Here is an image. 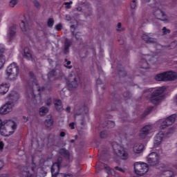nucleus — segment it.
Instances as JSON below:
<instances>
[{
    "mask_svg": "<svg viewBox=\"0 0 177 177\" xmlns=\"http://www.w3.org/2000/svg\"><path fill=\"white\" fill-rule=\"evenodd\" d=\"M17 129V124L12 120L2 121L0 119V132L2 136H10Z\"/></svg>",
    "mask_w": 177,
    "mask_h": 177,
    "instance_id": "nucleus-1",
    "label": "nucleus"
},
{
    "mask_svg": "<svg viewBox=\"0 0 177 177\" xmlns=\"http://www.w3.org/2000/svg\"><path fill=\"white\" fill-rule=\"evenodd\" d=\"M9 101L0 107V115H6L9 113H12L15 102L19 100V94L16 92H12L8 95Z\"/></svg>",
    "mask_w": 177,
    "mask_h": 177,
    "instance_id": "nucleus-2",
    "label": "nucleus"
},
{
    "mask_svg": "<svg viewBox=\"0 0 177 177\" xmlns=\"http://www.w3.org/2000/svg\"><path fill=\"white\" fill-rule=\"evenodd\" d=\"M30 81H32V87L28 86L27 88V95L28 97H34L35 99V97H37V94L35 93H37L39 97H41V91H50V88H48V87L39 88V86H38V82H37V80L34 79L33 77L30 79Z\"/></svg>",
    "mask_w": 177,
    "mask_h": 177,
    "instance_id": "nucleus-3",
    "label": "nucleus"
},
{
    "mask_svg": "<svg viewBox=\"0 0 177 177\" xmlns=\"http://www.w3.org/2000/svg\"><path fill=\"white\" fill-rule=\"evenodd\" d=\"M158 55H145L142 57L140 61L139 62V66L140 68H144L145 70H147L150 67L149 63L151 64H156V62H158Z\"/></svg>",
    "mask_w": 177,
    "mask_h": 177,
    "instance_id": "nucleus-4",
    "label": "nucleus"
},
{
    "mask_svg": "<svg viewBox=\"0 0 177 177\" xmlns=\"http://www.w3.org/2000/svg\"><path fill=\"white\" fill-rule=\"evenodd\" d=\"M19 68L16 62L10 64L6 70L7 77L10 81H16L19 77Z\"/></svg>",
    "mask_w": 177,
    "mask_h": 177,
    "instance_id": "nucleus-5",
    "label": "nucleus"
},
{
    "mask_svg": "<svg viewBox=\"0 0 177 177\" xmlns=\"http://www.w3.org/2000/svg\"><path fill=\"white\" fill-rule=\"evenodd\" d=\"M166 89L167 88H165V86H160L154 91H153L151 97H149V101L151 102V103L157 106V104H158V103H160V102L162 100V93L165 92Z\"/></svg>",
    "mask_w": 177,
    "mask_h": 177,
    "instance_id": "nucleus-6",
    "label": "nucleus"
},
{
    "mask_svg": "<svg viewBox=\"0 0 177 177\" xmlns=\"http://www.w3.org/2000/svg\"><path fill=\"white\" fill-rule=\"evenodd\" d=\"M177 78V73L176 72H165L162 73L157 74L155 76L156 81H175Z\"/></svg>",
    "mask_w": 177,
    "mask_h": 177,
    "instance_id": "nucleus-7",
    "label": "nucleus"
},
{
    "mask_svg": "<svg viewBox=\"0 0 177 177\" xmlns=\"http://www.w3.org/2000/svg\"><path fill=\"white\" fill-rule=\"evenodd\" d=\"M60 165H62V161L53 163L51 167L52 177H73L71 174L59 173L60 171Z\"/></svg>",
    "mask_w": 177,
    "mask_h": 177,
    "instance_id": "nucleus-8",
    "label": "nucleus"
},
{
    "mask_svg": "<svg viewBox=\"0 0 177 177\" xmlns=\"http://www.w3.org/2000/svg\"><path fill=\"white\" fill-rule=\"evenodd\" d=\"M112 147L113 149V152L118 157L121 158L122 160H127L128 159V153L125 151V149L122 147L121 145L113 143L112 145Z\"/></svg>",
    "mask_w": 177,
    "mask_h": 177,
    "instance_id": "nucleus-9",
    "label": "nucleus"
},
{
    "mask_svg": "<svg viewBox=\"0 0 177 177\" xmlns=\"http://www.w3.org/2000/svg\"><path fill=\"white\" fill-rule=\"evenodd\" d=\"M134 171L137 175L142 176L149 171V166L147 163L137 162L134 163Z\"/></svg>",
    "mask_w": 177,
    "mask_h": 177,
    "instance_id": "nucleus-10",
    "label": "nucleus"
},
{
    "mask_svg": "<svg viewBox=\"0 0 177 177\" xmlns=\"http://www.w3.org/2000/svg\"><path fill=\"white\" fill-rule=\"evenodd\" d=\"M80 84V77L75 75L74 72H72L68 75V86L69 88H78Z\"/></svg>",
    "mask_w": 177,
    "mask_h": 177,
    "instance_id": "nucleus-11",
    "label": "nucleus"
},
{
    "mask_svg": "<svg viewBox=\"0 0 177 177\" xmlns=\"http://www.w3.org/2000/svg\"><path fill=\"white\" fill-rule=\"evenodd\" d=\"M153 131V125L147 124L144 126L139 132L138 137L140 139H146L149 135Z\"/></svg>",
    "mask_w": 177,
    "mask_h": 177,
    "instance_id": "nucleus-12",
    "label": "nucleus"
},
{
    "mask_svg": "<svg viewBox=\"0 0 177 177\" xmlns=\"http://www.w3.org/2000/svg\"><path fill=\"white\" fill-rule=\"evenodd\" d=\"M153 15L155 19L161 20L162 21H168V16L165 15V12L160 8H155L153 10Z\"/></svg>",
    "mask_w": 177,
    "mask_h": 177,
    "instance_id": "nucleus-13",
    "label": "nucleus"
},
{
    "mask_svg": "<svg viewBox=\"0 0 177 177\" xmlns=\"http://www.w3.org/2000/svg\"><path fill=\"white\" fill-rule=\"evenodd\" d=\"M159 160H160V156L156 152H152L149 153L147 157V162L152 166L157 165V164H158Z\"/></svg>",
    "mask_w": 177,
    "mask_h": 177,
    "instance_id": "nucleus-14",
    "label": "nucleus"
},
{
    "mask_svg": "<svg viewBox=\"0 0 177 177\" xmlns=\"http://www.w3.org/2000/svg\"><path fill=\"white\" fill-rule=\"evenodd\" d=\"M176 120V114H173L170 116H169L167 118L165 119V120H163L162 122V124L160 125V129H165L167 127H169L175 122V120Z\"/></svg>",
    "mask_w": 177,
    "mask_h": 177,
    "instance_id": "nucleus-15",
    "label": "nucleus"
},
{
    "mask_svg": "<svg viewBox=\"0 0 177 177\" xmlns=\"http://www.w3.org/2000/svg\"><path fill=\"white\" fill-rule=\"evenodd\" d=\"M162 139H164V133L162 131H160L154 137V147H158V146H160V145H161L162 142Z\"/></svg>",
    "mask_w": 177,
    "mask_h": 177,
    "instance_id": "nucleus-16",
    "label": "nucleus"
},
{
    "mask_svg": "<svg viewBox=\"0 0 177 177\" xmlns=\"http://www.w3.org/2000/svg\"><path fill=\"white\" fill-rule=\"evenodd\" d=\"M143 41H145L147 44H157V39L151 37V34L145 33L142 36Z\"/></svg>",
    "mask_w": 177,
    "mask_h": 177,
    "instance_id": "nucleus-17",
    "label": "nucleus"
},
{
    "mask_svg": "<svg viewBox=\"0 0 177 177\" xmlns=\"http://www.w3.org/2000/svg\"><path fill=\"white\" fill-rule=\"evenodd\" d=\"M59 154L64 157V158H66L67 161H70V160H71V153H70V151L66 148L59 149Z\"/></svg>",
    "mask_w": 177,
    "mask_h": 177,
    "instance_id": "nucleus-18",
    "label": "nucleus"
},
{
    "mask_svg": "<svg viewBox=\"0 0 177 177\" xmlns=\"http://www.w3.org/2000/svg\"><path fill=\"white\" fill-rule=\"evenodd\" d=\"M19 26L21 27V31H23V32H24L25 34H26V32H28V31H30V26H28V21H27V19H26L21 21Z\"/></svg>",
    "mask_w": 177,
    "mask_h": 177,
    "instance_id": "nucleus-19",
    "label": "nucleus"
},
{
    "mask_svg": "<svg viewBox=\"0 0 177 177\" xmlns=\"http://www.w3.org/2000/svg\"><path fill=\"white\" fill-rule=\"evenodd\" d=\"M5 52V47L3 45L0 44V70L3 67V65L5 64V62H6V59H5V56L3 55V53Z\"/></svg>",
    "mask_w": 177,
    "mask_h": 177,
    "instance_id": "nucleus-20",
    "label": "nucleus"
},
{
    "mask_svg": "<svg viewBox=\"0 0 177 177\" xmlns=\"http://www.w3.org/2000/svg\"><path fill=\"white\" fill-rule=\"evenodd\" d=\"M10 87V84H1L0 85V95H5L6 93H8L9 91V88Z\"/></svg>",
    "mask_w": 177,
    "mask_h": 177,
    "instance_id": "nucleus-21",
    "label": "nucleus"
},
{
    "mask_svg": "<svg viewBox=\"0 0 177 177\" xmlns=\"http://www.w3.org/2000/svg\"><path fill=\"white\" fill-rule=\"evenodd\" d=\"M144 147L143 145L136 143L133 147V151L136 153V154H140V153L143 151Z\"/></svg>",
    "mask_w": 177,
    "mask_h": 177,
    "instance_id": "nucleus-22",
    "label": "nucleus"
},
{
    "mask_svg": "<svg viewBox=\"0 0 177 177\" xmlns=\"http://www.w3.org/2000/svg\"><path fill=\"white\" fill-rule=\"evenodd\" d=\"M71 41L68 39L65 40L64 43V55H67L70 52V46H71Z\"/></svg>",
    "mask_w": 177,
    "mask_h": 177,
    "instance_id": "nucleus-23",
    "label": "nucleus"
},
{
    "mask_svg": "<svg viewBox=\"0 0 177 177\" xmlns=\"http://www.w3.org/2000/svg\"><path fill=\"white\" fill-rule=\"evenodd\" d=\"M24 57H25L28 60H31V59H32V55H31V53L30 52V48H25L24 49Z\"/></svg>",
    "mask_w": 177,
    "mask_h": 177,
    "instance_id": "nucleus-24",
    "label": "nucleus"
},
{
    "mask_svg": "<svg viewBox=\"0 0 177 177\" xmlns=\"http://www.w3.org/2000/svg\"><path fill=\"white\" fill-rule=\"evenodd\" d=\"M15 35H16V27L12 26L11 28H10L8 30V37L10 39H12V38H13V37H15Z\"/></svg>",
    "mask_w": 177,
    "mask_h": 177,
    "instance_id": "nucleus-25",
    "label": "nucleus"
},
{
    "mask_svg": "<svg viewBox=\"0 0 177 177\" xmlns=\"http://www.w3.org/2000/svg\"><path fill=\"white\" fill-rule=\"evenodd\" d=\"M55 107L57 111H62L63 110V105L62 104V100H55L54 102Z\"/></svg>",
    "mask_w": 177,
    "mask_h": 177,
    "instance_id": "nucleus-26",
    "label": "nucleus"
},
{
    "mask_svg": "<svg viewBox=\"0 0 177 177\" xmlns=\"http://www.w3.org/2000/svg\"><path fill=\"white\" fill-rule=\"evenodd\" d=\"M45 125L47 128H51V127H53V119L52 118V115L49 116V119L46 120Z\"/></svg>",
    "mask_w": 177,
    "mask_h": 177,
    "instance_id": "nucleus-27",
    "label": "nucleus"
},
{
    "mask_svg": "<svg viewBox=\"0 0 177 177\" xmlns=\"http://www.w3.org/2000/svg\"><path fill=\"white\" fill-rule=\"evenodd\" d=\"M55 77H56V71H51L48 73V78L50 81H53V80H55L56 78Z\"/></svg>",
    "mask_w": 177,
    "mask_h": 177,
    "instance_id": "nucleus-28",
    "label": "nucleus"
},
{
    "mask_svg": "<svg viewBox=\"0 0 177 177\" xmlns=\"http://www.w3.org/2000/svg\"><path fill=\"white\" fill-rule=\"evenodd\" d=\"M48 111H49V109H48L47 107L42 106L41 108L39 109V113L40 115L43 116V115H46Z\"/></svg>",
    "mask_w": 177,
    "mask_h": 177,
    "instance_id": "nucleus-29",
    "label": "nucleus"
},
{
    "mask_svg": "<svg viewBox=\"0 0 177 177\" xmlns=\"http://www.w3.org/2000/svg\"><path fill=\"white\" fill-rule=\"evenodd\" d=\"M106 128H114L115 127V123L111 120H108L105 122Z\"/></svg>",
    "mask_w": 177,
    "mask_h": 177,
    "instance_id": "nucleus-30",
    "label": "nucleus"
},
{
    "mask_svg": "<svg viewBox=\"0 0 177 177\" xmlns=\"http://www.w3.org/2000/svg\"><path fill=\"white\" fill-rule=\"evenodd\" d=\"M65 62L66 63V64H64V67H66V68H68V70H71V68H73V66L70 65L71 64V61H69L67 59H65Z\"/></svg>",
    "mask_w": 177,
    "mask_h": 177,
    "instance_id": "nucleus-31",
    "label": "nucleus"
},
{
    "mask_svg": "<svg viewBox=\"0 0 177 177\" xmlns=\"http://www.w3.org/2000/svg\"><path fill=\"white\" fill-rule=\"evenodd\" d=\"M53 24H55V21L53 20V19L52 18L48 19L47 21L48 27H49L50 28H52L53 27Z\"/></svg>",
    "mask_w": 177,
    "mask_h": 177,
    "instance_id": "nucleus-32",
    "label": "nucleus"
},
{
    "mask_svg": "<svg viewBox=\"0 0 177 177\" xmlns=\"http://www.w3.org/2000/svg\"><path fill=\"white\" fill-rule=\"evenodd\" d=\"M19 3V0H10L9 2V6L10 8H15V5H17Z\"/></svg>",
    "mask_w": 177,
    "mask_h": 177,
    "instance_id": "nucleus-33",
    "label": "nucleus"
},
{
    "mask_svg": "<svg viewBox=\"0 0 177 177\" xmlns=\"http://www.w3.org/2000/svg\"><path fill=\"white\" fill-rule=\"evenodd\" d=\"M137 0H132L131 3H130V6H131V9L133 10V9H136L137 8V3H136Z\"/></svg>",
    "mask_w": 177,
    "mask_h": 177,
    "instance_id": "nucleus-34",
    "label": "nucleus"
},
{
    "mask_svg": "<svg viewBox=\"0 0 177 177\" xmlns=\"http://www.w3.org/2000/svg\"><path fill=\"white\" fill-rule=\"evenodd\" d=\"M151 110H153V106L148 107L147 109L144 112L143 116L145 117V115L150 114Z\"/></svg>",
    "mask_w": 177,
    "mask_h": 177,
    "instance_id": "nucleus-35",
    "label": "nucleus"
},
{
    "mask_svg": "<svg viewBox=\"0 0 177 177\" xmlns=\"http://www.w3.org/2000/svg\"><path fill=\"white\" fill-rule=\"evenodd\" d=\"M117 68L119 71V75H120V77H125V75H127V71L124 70H120V68H118V66L117 67Z\"/></svg>",
    "mask_w": 177,
    "mask_h": 177,
    "instance_id": "nucleus-36",
    "label": "nucleus"
},
{
    "mask_svg": "<svg viewBox=\"0 0 177 177\" xmlns=\"http://www.w3.org/2000/svg\"><path fill=\"white\" fill-rule=\"evenodd\" d=\"M100 136L101 139H104V138H107V131H101Z\"/></svg>",
    "mask_w": 177,
    "mask_h": 177,
    "instance_id": "nucleus-37",
    "label": "nucleus"
},
{
    "mask_svg": "<svg viewBox=\"0 0 177 177\" xmlns=\"http://www.w3.org/2000/svg\"><path fill=\"white\" fill-rule=\"evenodd\" d=\"M162 30L163 35H167V34H169V32H171V30L169 29H167L166 27H163Z\"/></svg>",
    "mask_w": 177,
    "mask_h": 177,
    "instance_id": "nucleus-38",
    "label": "nucleus"
},
{
    "mask_svg": "<svg viewBox=\"0 0 177 177\" xmlns=\"http://www.w3.org/2000/svg\"><path fill=\"white\" fill-rule=\"evenodd\" d=\"M55 28L57 31H60L63 29V25L62 24H58L55 26Z\"/></svg>",
    "mask_w": 177,
    "mask_h": 177,
    "instance_id": "nucleus-39",
    "label": "nucleus"
},
{
    "mask_svg": "<svg viewBox=\"0 0 177 177\" xmlns=\"http://www.w3.org/2000/svg\"><path fill=\"white\" fill-rule=\"evenodd\" d=\"M76 28H77L76 25H71V32L72 33V35H74V32H75Z\"/></svg>",
    "mask_w": 177,
    "mask_h": 177,
    "instance_id": "nucleus-40",
    "label": "nucleus"
},
{
    "mask_svg": "<svg viewBox=\"0 0 177 177\" xmlns=\"http://www.w3.org/2000/svg\"><path fill=\"white\" fill-rule=\"evenodd\" d=\"M123 96L126 99H129V97H131V93H129V91L124 92L123 93Z\"/></svg>",
    "mask_w": 177,
    "mask_h": 177,
    "instance_id": "nucleus-41",
    "label": "nucleus"
},
{
    "mask_svg": "<svg viewBox=\"0 0 177 177\" xmlns=\"http://www.w3.org/2000/svg\"><path fill=\"white\" fill-rule=\"evenodd\" d=\"M115 169L116 171H119V172H122V174H124V172H125V170L124 169H122V167H120L118 166H115Z\"/></svg>",
    "mask_w": 177,
    "mask_h": 177,
    "instance_id": "nucleus-42",
    "label": "nucleus"
},
{
    "mask_svg": "<svg viewBox=\"0 0 177 177\" xmlns=\"http://www.w3.org/2000/svg\"><path fill=\"white\" fill-rule=\"evenodd\" d=\"M73 35H75V37L77 39V41H81V35L80 34V32H77Z\"/></svg>",
    "mask_w": 177,
    "mask_h": 177,
    "instance_id": "nucleus-43",
    "label": "nucleus"
},
{
    "mask_svg": "<svg viewBox=\"0 0 177 177\" xmlns=\"http://www.w3.org/2000/svg\"><path fill=\"white\" fill-rule=\"evenodd\" d=\"M33 3L35 6L37 8V9H39L41 8V4H39V2H38L37 1H34Z\"/></svg>",
    "mask_w": 177,
    "mask_h": 177,
    "instance_id": "nucleus-44",
    "label": "nucleus"
},
{
    "mask_svg": "<svg viewBox=\"0 0 177 177\" xmlns=\"http://www.w3.org/2000/svg\"><path fill=\"white\" fill-rule=\"evenodd\" d=\"M71 3H73V1H70V2H65L64 5L66 6V9H70V8H71Z\"/></svg>",
    "mask_w": 177,
    "mask_h": 177,
    "instance_id": "nucleus-45",
    "label": "nucleus"
},
{
    "mask_svg": "<svg viewBox=\"0 0 177 177\" xmlns=\"http://www.w3.org/2000/svg\"><path fill=\"white\" fill-rule=\"evenodd\" d=\"M46 106H50L52 104V99H47V100L46 101Z\"/></svg>",
    "mask_w": 177,
    "mask_h": 177,
    "instance_id": "nucleus-46",
    "label": "nucleus"
},
{
    "mask_svg": "<svg viewBox=\"0 0 177 177\" xmlns=\"http://www.w3.org/2000/svg\"><path fill=\"white\" fill-rule=\"evenodd\" d=\"M117 27V31H122V28H121V23H118Z\"/></svg>",
    "mask_w": 177,
    "mask_h": 177,
    "instance_id": "nucleus-47",
    "label": "nucleus"
},
{
    "mask_svg": "<svg viewBox=\"0 0 177 177\" xmlns=\"http://www.w3.org/2000/svg\"><path fill=\"white\" fill-rule=\"evenodd\" d=\"M171 46L172 48H176V46H177V41H172V42L171 43Z\"/></svg>",
    "mask_w": 177,
    "mask_h": 177,
    "instance_id": "nucleus-48",
    "label": "nucleus"
},
{
    "mask_svg": "<svg viewBox=\"0 0 177 177\" xmlns=\"http://www.w3.org/2000/svg\"><path fill=\"white\" fill-rule=\"evenodd\" d=\"M5 167V163L2 160H0V170Z\"/></svg>",
    "mask_w": 177,
    "mask_h": 177,
    "instance_id": "nucleus-49",
    "label": "nucleus"
},
{
    "mask_svg": "<svg viewBox=\"0 0 177 177\" xmlns=\"http://www.w3.org/2000/svg\"><path fill=\"white\" fill-rule=\"evenodd\" d=\"M59 136H61V138H64L66 136V133H64V131L61 132Z\"/></svg>",
    "mask_w": 177,
    "mask_h": 177,
    "instance_id": "nucleus-50",
    "label": "nucleus"
},
{
    "mask_svg": "<svg viewBox=\"0 0 177 177\" xmlns=\"http://www.w3.org/2000/svg\"><path fill=\"white\" fill-rule=\"evenodd\" d=\"M3 149V142L2 141H0V150Z\"/></svg>",
    "mask_w": 177,
    "mask_h": 177,
    "instance_id": "nucleus-51",
    "label": "nucleus"
},
{
    "mask_svg": "<svg viewBox=\"0 0 177 177\" xmlns=\"http://www.w3.org/2000/svg\"><path fill=\"white\" fill-rule=\"evenodd\" d=\"M66 20L70 21V20H71V17L70 15H66Z\"/></svg>",
    "mask_w": 177,
    "mask_h": 177,
    "instance_id": "nucleus-52",
    "label": "nucleus"
},
{
    "mask_svg": "<svg viewBox=\"0 0 177 177\" xmlns=\"http://www.w3.org/2000/svg\"><path fill=\"white\" fill-rule=\"evenodd\" d=\"M96 84L97 85H100L102 84V80L100 79H97L96 81Z\"/></svg>",
    "mask_w": 177,
    "mask_h": 177,
    "instance_id": "nucleus-53",
    "label": "nucleus"
},
{
    "mask_svg": "<svg viewBox=\"0 0 177 177\" xmlns=\"http://www.w3.org/2000/svg\"><path fill=\"white\" fill-rule=\"evenodd\" d=\"M71 110V108L70 106H67L66 109V113H70Z\"/></svg>",
    "mask_w": 177,
    "mask_h": 177,
    "instance_id": "nucleus-54",
    "label": "nucleus"
},
{
    "mask_svg": "<svg viewBox=\"0 0 177 177\" xmlns=\"http://www.w3.org/2000/svg\"><path fill=\"white\" fill-rule=\"evenodd\" d=\"M69 127L70 128H71L72 129H74V122H71L70 124H69Z\"/></svg>",
    "mask_w": 177,
    "mask_h": 177,
    "instance_id": "nucleus-55",
    "label": "nucleus"
},
{
    "mask_svg": "<svg viewBox=\"0 0 177 177\" xmlns=\"http://www.w3.org/2000/svg\"><path fill=\"white\" fill-rule=\"evenodd\" d=\"M23 118H24L25 122H27V121H28V118L24 116Z\"/></svg>",
    "mask_w": 177,
    "mask_h": 177,
    "instance_id": "nucleus-56",
    "label": "nucleus"
},
{
    "mask_svg": "<svg viewBox=\"0 0 177 177\" xmlns=\"http://www.w3.org/2000/svg\"><path fill=\"white\" fill-rule=\"evenodd\" d=\"M142 1L144 3H149V2H150V0H142Z\"/></svg>",
    "mask_w": 177,
    "mask_h": 177,
    "instance_id": "nucleus-57",
    "label": "nucleus"
},
{
    "mask_svg": "<svg viewBox=\"0 0 177 177\" xmlns=\"http://www.w3.org/2000/svg\"><path fill=\"white\" fill-rule=\"evenodd\" d=\"M104 168L106 169V171H110V167L104 165Z\"/></svg>",
    "mask_w": 177,
    "mask_h": 177,
    "instance_id": "nucleus-58",
    "label": "nucleus"
},
{
    "mask_svg": "<svg viewBox=\"0 0 177 177\" xmlns=\"http://www.w3.org/2000/svg\"><path fill=\"white\" fill-rule=\"evenodd\" d=\"M77 115H81V113H76L74 115L75 118H77Z\"/></svg>",
    "mask_w": 177,
    "mask_h": 177,
    "instance_id": "nucleus-59",
    "label": "nucleus"
},
{
    "mask_svg": "<svg viewBox=\"0 0 177 177\" xmlns=\"http://www.w3.org/2000/svg\"><path fill=\"white\" fill-rule=\"evenodd\" d=\"M0 177H9L8 174H3Z\"/></svg>",
    "mask_w": 177,
    "mask_h": 177,
    "instance_id": "nucleus-60",
    "label": "nucleus"
},
{
    "mask_svg": "<svg viewBox=\"0 0 177 177\" xmlns=\"http://www.w3.org/2000/svg\"><path fill=\"white\" fill-rule=\"evenodd\" d=\"M77 10L79 11V12H81V10H82V8H81V7H79L77 8Z\"/></svg>",
    "mask_w": 177,
    "mask_h": 177,
    "instance_id": "nucleus-61",
    "label": "nucleus"
},
{
    "mask_svg": "<svg viewBox=\"0 0 177 177\" xmlns=\"http://www.w3.org/2000/svg\"><path fill=\"white\" fill-rule=\"evenodd\" d=\"M146 92H151V88H149L148 90L146 91Z\"/></svg>",
    "mask_w": 177,
    "mask_h": 177,
    "instance_id": "nucleus-62",
    "label": "nucleus"
},
{
    "mask_svg": "<svg viewBox=\"0 0 177 177\" xmlns=\"http://www.w3.org/2000/svg\"><path fill=\"white\" fill-rule=\"evenodd\" d=\"M75 140H71V143H74Z\"/></svg>",
    "mask_w": 177,
    "mask_h": 177,
    "instance_id": "nucleus-63",
    "label": "nucleus"
},
{
    "mask_svg": "<svg viewBox=\"0 0 177 177\" xmlns=\"http://www.w3.org/2000/svg\"><path fill=\"white\" fill-rule=\"evenodd\" d=\"M30 77H32V73H30Z\"/></svg>",
    "mask_w": 177,
    "mask_h": 177,
    "instance_id": "nucleus-64",
    "label": "nucleus"
}]
</instances>
